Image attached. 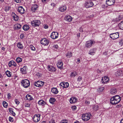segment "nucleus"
I'll return each instance as SVG.
<instances>
[{
    "instance_id": "32",
    "label": "nucleus",
    "mask_w": 123,
    "mask_h": 123,
    "mask_svg": "<svg viewBox=\"0 0 123 123\" xmlns=\"http://www.w3.org/2000/svg\"><path fill=\"white\" fill-rule=\"evenodd\" d=\"M21 27V25L20 24H16L15 25V28L16 30H18L20 29Z\"/></svg>"
},
{
    "instance_id": "28",
    "label": "nucleus",
    "mask_w": 123,
    "mask_h": 123,
    "mask_svg": "<svg viewBox=\"0 0 123 123\" xmlns=\"http://www.w3.org/2000/svg\"><path fill=\"white\" fill-rule=\"evenodd\" d=\"M38 104L40 105H42L43 106L45 105L46 103L42 99L38 101Z\"/></svg>"
},
{
    "instance_id": "25",
    "label": "nucleus",
    "mask_w": 123,
    "mask_h": 123,
    "mask_svg": "<svg viewBox=\"0 0 123 123\" xmlns=\"http://www.w3.org/2000/svg\"><path fill=\"white\" fill-rule=\"evenodd\" d=\"M65 19L66 21L70 22L72 19V18L69 15H66L65 16Z\"/></svg>"
},
{
    "instance_id": "14",
    "label": "nucleus",
    "mask_w": 123,
    "mask_h": 123,
    "mask_svg": "<svg viewBox=\"0 0 123 123\" xmlns=\"http://www.w3.org/2000/svg\"><path fill=\"white\" fill-rule=\"evenodd\" d=\"M115 2V0H106V4L108 6L113 5Z\"/></svg>"
},
{
    "instance_id": "55",
    "label": "nucleus",
    "mask_w": 123,
    "mask_h": 123,
    "mask_svg": "<svg viewBox=\"0 0 123 123\" xmlns=\"http://www.w3.org/2000/svg\"><path fill=\"white\" fill-rule=\"evenodd\" d=\"M85 103L86 104L89 105L90 104V102L87 100H86L85 101Z\"/></svg>"
},
{
    "instance_id": "23",
    "label": "nucleus",
    "mask_w": 123,
    "mask_h": 123,
    "mask_svg": "<svg viewBox=\"0 0 123 123\" xmlns=\"http://www.w3.org/2000/svg\"><path fill=\"white\" fill-rule=\"evenodd\" d=\"M9 66L10 67H12L13 66L14 67H16V63L13 61H10L9 63Z\"/></svg>"
},
{
    "instance_id": "7",
    "label": "nucleus",
    "mask_w": 123,
    "mask_h": 123,
    "mask_svg": "<svg viewBox=\"0 0 123 123\" xmlns=\"http://www.w3.org/2000/svg\"><path fill=\"white\" fill-rule=\"evenodd\" d=\"M119 35L118 32L113 33L110 34V37L112 39H115L119 37Z\"/></svg>"
},
{
    "instance_id": "50",
    "label": "nucleus",
    "mask_w": 123,
    "mask_h": 123,
    "mask_svg": "<svg viewBox=\"0 0 123 123\" xmlns=\"http://www.w3.org/2000/svg\"><path fill=\"white\" fill-rule=\"evenodd\" d=\"M9 121L10 122H12L13 121V118L12 117H9Z\"/></svg>"
},
{
    "instance_id": "17",
    "label": "nucleus",
    "mask_w": 123,
    "mask_h": 123,
    "mask_svg": "<svg viewBox=\"0 0 123 123\" xmlns=\"http://www.w3.org/2000/svg\"><path fill=\"white\" fill-rule=\"evenodd\" d=\"M63 63L62 62L60 61H58L57 64L58 67L59 69H61L63 68Z\"/></svg>"
},
{
    "instance_id": "63",
    "label": "nucleus",
    "mask_w": 123,
    "mask_h": 123,
    "mask_svg": "<svg viewBox=\"0 0 123 123\" xmlns=\"http://www.w3.org/2000/svg\"><path fill=\"white\" fill-rule=\"evenodd\" d=\"M41 123H46V122L45 121H43L41 122Z\"/></svg>"
},
{
    "instance_id": "4",
    "label": "nucleus",
    "mask_w": 123,
    "mask_h": 123,
    "mask_svg": "<svg viewBox=\"0 0 123 123\" xmlns=\"http://www.w3.org/2000/svg\"><path fill=\"white\" fill-rule=\"evenodd\" d=\"M31 25L34 27H38L41 24V22L38 20H35L31 22Z\"/></svg>"
},
{
    "instance_id": "15",
    "label": "nucleus",
    "mask_w": 123,
    "mask_h": 123,
    "mask_svg": "<svg viewBox=\"0 0 123 123\" xmlns=\"http://www.w3.org/2000/svg\"><path fill=\"white\" fill-rule=\"evenodd\" d=\"M18 11L21 14H24L25 11L24 9L22 6H20L18 7Z\"/></svg>"
},
{
    "instance_id": "30",
    "label": "nucleus",
    "mask_w": 123,
    "mask_h": 123,
    "mask_svg": "<svg viewBox=\"0 0 123 123\" xmlns=\"http://www.w3.org/2000/svg\"><path fill=\"white\" fill-rule=\"evenodd\" d=\"M29 28L30 27L29 26L27 25H25L23 27V29L25 31H27L29 29Z\"/></svg>"
},
{
    "instance_id": "33",
    "label": "nucleus",
    "mask_w": 123,
    "mask_h": 123,
    "mask_svg": "<svg viewBox=\"0 0 123 123\" xmlns=\"http://www.w3.org/2000/svg\"><path fill=\"white\" fill-rule=\"evenodd\" d=\"M13 109L12 108H9L8 109L9 112L12 114L13 116L15 115V114L13 111Z\"/></svg>"
},
{
    "instance_id": "49",
    "label": "nucleus",
    "mask_w": 123,
    "mask_h": 123,
    "mask_svg": "<svg viewBox=\"0 0 123 123\" xmlns=\"http://www.w3.org/2000/svg\"><path fill=\"white\" fill-rule=\"evenodd\" d=\"M49 123H55V120L53 119H52L49 122Z\"/></svg>"
},
{
    "instance_id": "43",
    "label": "nucleus",
    "mask_w": 123,
    "mask_h": 123,
    "mask_svg": "<svg viewBox=\"0 0 123 123\" xmlns=\"http://www.w3.org/2000/svg\"><path fill=\"white\" fill-rule=\"evenodd\" d=\"M3 105L4 107L6 108L7 106V104L5 101H4L3 102Z\"/></svg>"
},
{
    "instance_id": "36",
    "label": "nucleus",
    "mask_w": 123,
    "mask_h": 123,
    "mask_svg": "<svg viewBox=\"0 0 123 123\" xmlns=\"http://www.w3.org/2000/svg\"><path fill=\"white\" fill-rule=\"evenodd\" d=\"M72 55V54L70 52H68L66 55V56L68 58H70Z\"/></svg>"
},
{
    "instance_id": "31",
    "label": "nucleus",
    "mask_w": 123,
    "mask_h": 123,
    "mask_svg": "<svg viewBox=\"0 0 123 123\" xmlns=\"http://www.w3.org/2000/svg\"><path fill=\"white\" fill-rule=\"evenodd\" d=\"M118 26L120 29L123 30V21L119 23Z\"/></svg>"
},
{
    "instance_id": "56",
    "label": "nucleus",
    "mask_w": 123,
    "mask_h": 123,
    "mask_svg": "<svg viewBox=\"0 0 123 123\" xmlns=\"http://www.w3.org/2000/svg\"><path fill=\"white\" fill-rule=\"evenodd\" d=\"M11 94L10 93H8L7 95V98H10L11 97Z\"/></svg>"
},
{
    "instance_id": "62",
    "label": "nucleus",
    "mask_w": 123,
    "mask_h": 123,
    "mask_svg": "<svg viewBox=\"0 0 123 123\" xmlns=\"http://www.w3.org/2000/svg\"><path fill=\"white\" fill-rule=\"evenodd\" d=\"M77 36L78 37H80V33H78L77 34Z\"/></svg>"
},
{
    "instance_id": "5",
    "label": "nucleus",
    "mask_w": 123,
    "mask_h": 123,
    "mask_svg": "<svg viewBox=\"0 0 123 123\" xmlns=\"http://www.w3.org/2000/svg\"><path fill=\"white\" fill-rule=\"evenodd\" d=\"M44 82L40 81H38L37 82H35L34 84V85L36 86L40 87L43 86Z\"/></svg>"
},
{
    "instance_id": "35",
    "label": "nucleus",
    "mask_w": 123,
    "mask_h": 123,
    "mask_svg": "<svg viewBox=\"0 0 123 123\" xmlns=\"http://www.w3.org/2000/svg\"><path fill=\"white\" fill-rule=\"evenodd\" d=\"M6 74L8 77H11L12 73L10 72L9 71L7 70L6 72Z\"/></svg>"
},
{
    "instance_id": "21",
    "label": "nucleus",
    "mask_w": 123,
    "mask_h": 123,
    "mask_svg": "<svg viewBox=\"0 0 123 123\" xmlns=\"http://www.w3.org/2000/svg\"><path fill=\"white\" fill-rule=\"evenodd\" d=\"M60 84L61 86L65 88L68 87L69 86V84L67 82H62Z\"/></svg>"
},
{
    "instance_id": "8",
    "label": "nucleus",
    "mask_w": 123,
    "mask_h": 123,
    "mask_svg": "<svg viewBox=\"0 0 123 123\" xmlns=\"http://www.w3.org/2000/svg\"><path fill=\"white\" fill-rule=\"evenodd\" d=\"M40 116L39 114L35 115L33 118V121L35 122H38L40 120Z\"/></svg>"
},
{
    "instance_id": "61",
    "label": "nucleus",
    "mask_w": 123,
    "mask_h": 123,
    "mask_svg": "<svg viewBox=\"0 0 123 123\" xmlns=\"http://www.w3.org/2000/svg\"><path fill=\"white\" fill-rule=\"evenodd\" d=\"M39 73H37L36 74V75L37 76H38V77H39Z\"/></svg>"
},
{
    "instance_id": "26",
    "label": "nucleus",
    "mask_w": 123,
    "mask_h": 123,
    "mask_svg": "<svg viewBox=\"0 0 123 123\" xmlns=\"http://www.w3.org/2000/svg\"><path fill=\"white\" fill-rule=\"evenodd\" d=\"M25 98L26 100H28L30 101L33 99V98L31 96V95L28 94L26 96Z\"/></svg>"
},
{
    "instance_id": "10",
    "label": "nucleus",
    "mask_w": 123,
    "mask_h": 123,
    "mask_svg": "<svg viewBox=\"0 0 123 123\" xmlns=\"http://www.w3.org/2000/svg\"><path fill=\"white\" fill-rule=\"evenodd\" d=\"M49 43V41L45 38L43 39L41 41V44L44 45H48Z\"/></svg>"
},
{
    "instance_id": "19",
    "label": "nucleus",
    "mask_w": 123,
    "mask_h": 123,
    "mask_svg": "<svg viewBox=\"0 0 123 123\" xmlns=\"http://www.w3.org/2000/svg\"><path fill=\"white\" fill-rule=\"evenodd\" d=\"M97 50L96 48H93L91 49L89 52V54L91 55H93L95 53Z\"/></svg>"
},
{
    "instance_id": "1",
    "label": "nucleus",
    "mask_w": 123,
    "mask_h": 123,
    "mask_svg": "<svg viewBox=\"0 0 123 123\" xmlns=\"http://www.w3.org/2000/svg\"><path fill=\"white\" fill-rule=\"evenodd\" d=\"M121 100V97L118 95H116L112 97L110 100V102L112 105H116Z\"/></svg>"
},
{
    "instance_id": "60",
    "label": "nucleus",
    "mask_w": 123,
    "mask_h": 123,
    "mask_svg": "<svg viewBox=\"0 0 123 123\" xmlns=\"http://www.w3.org/2000/svg\"><path fill=\"white\" fill-rule=\"evenodd\" d=\"M93 17V15H92L88 17L89 18H91Z\"/></svg>"
},
{
    "instance_id": "53",
    "label": "nucleus",
    "mask_w": 123,
    "mask_h": 123,
    "mask_svg": "<svg viewBox=\"0 0 123 123\" xmlns=\"http://www.w3.org/2000/svg\"><path fill=\"white\" fill-rule=\"evenodd\" d=\"M20 38L21 39H23L24 37V36L23 34H21L20 36Z\"/></svg>"
},
{
    "instance_id": "41",
    "label": "nucleus",
    "mask_w": 123,
    "mask_h": 123,
    "mask_svg": "<svg viewBox=\"0 0 123 123\" xmlns=\"http://www.w3.org/2000/svg\"><path fill=\"white\" fill-rule=\"evenodd\" d=\"M16 60L17 62L19 63L22 62V59L21 58L18 57L16 58Z\"/></svg>"
},
{
    "instance_id": "59",
    "label": "nucleus",
    "mask_w": 123,
    "mask_h": 123,
    "mask_svg": "<svg viewBox=\"0 0 123 123\" xmlns=\"http://www.w3.org/2000/svg\"><path fill=\"white\" fill-rule=\"evenodd\" d=\"M44 28L45 29H47L48 28V27L47 25H45L44 26Z\"/></svg>"
},
{
    "instance_id": "9",
    "label": "nucleus",
    "mask_w": 123,
    "mask_h": 123,
    "mask_svg": "<svg viewBox=\"0 0 123 123\" xmlns=\"http://www.w3.org/2000/svg\"><path fill=\"white\" fill-rule=\"evenodd\" d=\"M94 4L91 1L86 2L85 4V6L86 8H88L93 6Z\"/></svg>"
},
{
    "instance_id": "45",
    "label": "nucleus",
    "mask_w": 123,
    "mask_h": 123,
    "mask_svg": "<svg viewBox=\"0 0 123 123\" xmlns=\"http://www.w3.org/2000/svg\"><path fill=\"white\" fill-rule=\"evenodd\" d=\"M104 89V87H101L99 88L98 90V92H101L103 91Z\"/></svg>"
},
{
    "instance_id": "34",
    "label": "nucleus",
    "mask_w": 123,
    "mask_h": 123,
    "mask_svg": "<svg viewBox=\"0 0 123 123\" xmlns=\"http://www.w3.org/2000/svg\"><path fill=\"white\" fill-rule=\"evenodd\" d=\"M17 46L20 49H22L23 48L22 45L20 42H19L17 44Z\"/></svg>"
},
{
    "instance_id": "47",
    "label": "nucleus",
    "mask_w": 123,
    "mask_h": 123,
    "mask_svg": "<svg viewBox=\"0 0 123 123\" xmlns=\"http://www.w3.org/2000/svg\"><path fill=\"white\" fill-rule=\"evenodd\" d=\"M14 101L15 102L16 104L17 105L19 103V101H18V99H15Z\"/></svg>"
},
{
    "instance_id": "52",
    "label": "nucleus",
    "mask_w": 123,
    "mask_h": 123,
    "mask_svg": "<svg viewBox=\"0 0 123 123\" xmlns=\"http://www.w3.org/2000/svg\"><path fill=\"white\" fill-rule=\"evenodd\" d=\"M72 110H73L74 111L75 110L76 108V106H72Z\"/></svg>"
},
{
    "instance_id": "57",
    "label": "nucleus",
    "mask_w": 123,
    "mask_h": 123,
    "mask_svg": "<svg viewBox=\"0 0 123 123\" xmlns=\"http://www.w3.org/2000/svg\"><path fill=\"white\" fill-rule=\"evenodd\" d=\"M15 1L17 3L21 2V1L20 0H15Z\"/></svg>"
},
{
    "instance_id": "42",
    "label": "nucleus",
    "mask_w": 123,
    "mask_h": 123,
    "mask_svg": "<svg viewBox=\"0 0 123 123\" xmlns=\"http://www.w3.org/2000/svg\"><path fill=\"white\" fill-rule=\"evenodd\" d=\"M11 8V7L10 6H6L5 7V11L6 12H7Z\"/></svg>"
},
{
    "instance_id": "58",
    "label": "nucleus",
    "mask_w": 123,
    "mask_h": 123,
    "mask_svg": "<svg viewBox=\"0 0 123 123\" xmlns=\"http://www.w3.org/2000/svg\"><path fill=\"white\" fill-rule=\"evenodd\" d=\"M54 48H55L57 49L58 48V46L57 45H55L54 46Z\"/></svg>"
},
{
    "instance_id": "39",
    "label": "nucleus",
    "mask_w": 123,
    "mask_h": 123,
    "mask_svg": "<svg viewBox=\"0 0 123 123\" xmlns=\"http://www.w3.org/2000/svg\"><path fill=\"white\" fill-rule=\"evenodd\" d=\"M77 74L76 72H74L71 73L70 76L71 77H74Z\"/></svg>"
},
{
    "instance_id": "24",
    "label": "nucleus",
    "mask_w": 123,
    "mask_h": 123,
    "mask_svg": "<svg viewBox=\"0 0 123 123\" xmlns=\"http://www.w3.org/2000/svg\"><path fill=\"white\" fill-rule=\"evenodd\" d=\"M66 9V7L65 5L59 8V10L62 12L65 11Z\"/></svg>"
},
{
    "instance_id": "51",
    "label": "nucleus",
    "mask_w": 123,
    "mask_h": 123,
    "mask_svg": "<svg viewBox=\"0 0 123 123\" xmlns=\"http://www.w3.org/2000/svg\"><path fill=\"white\" fill-rule=\"evenodd\" d=\"M82 79V77H81L80 76H79L78 78V79H77V80L78 81H80Z\"/></svg>"
},
{
    "instance_id": "11",
    "label": "nucleus",
    "mask_w": 123,
    "mask_h": 123,
    "mask_svg": "<svg viewBox=\"0 0 123 123\" xmlns=\"http://www.w3.org/2000/svg\"><path fill=\"white\" fill-rule=\"evenodd\" d=\"M58 36V33L57 32H53L51 33L50 37L52 39H54L57 38Z\"/></svg>"
},
{
    "instance_id": "40",
    "label": "nucleus",
    "mask_w": 123,
    "mask_h": 123,
    "mask_svg": "<svg viewBox=\"0 0 123 123\" xmlns=\"http://www.w3.org/2000/svg\"><path fill=\"white\" fill-rule=\"evenodd\" d=\"M13 17L14 19V20L15 21H17L18 19V16L17 15L14 14V15L13 16Z\"/></svg>"
},
{
    "instance_id": "46",
    "label": "nucleus",
    "mask_w": 123,
    "mask_h": 123,
    "mask_svg": "<svg viewBox=\"0 0 123 123\" xmlns=\"http://www.w3.org/2000/svg\"><path fill=\"white\" fill-rule=\"evenodd\" d=\"M30 48L32 50L35 51V48L32 45H31L30 46Z\"/></svg>"
},
{
    "instance_id": "38",
    "label": "nucleus",
    "mask_w": 123,
    "mask_h": 123,
    "mask_svg": "<svg viewBox=\"0 0 123 123\" xmlns=\"http://www.w3.org/2000/svg\"><path fill=\"white\" fill-rule=\"evenodd\" d=\"M99 107L97 105H93V109L95 111H97Z\"/></svg>"
},
{
    "instance_id": "54",
    "label": "nucleus",
    "mask_w": 123,
    "mask_h": 123,
    "mask_svg": "<svg viewBox=\"0 0 123 123\" xmlns=\"http://www.w3.org/2000/svg\"><path fill=\"white\" fill-rule=\"evenodd\" d=\"M80 59L79 58H77V61L76 62L78 63H80Z\"/></svg>"
},
{
    "instance_id": "27",
    "label": "nucleus",
    "mask_w": 123,
    "mask_h": 123,
    "mask_svg": "<svg viewBox=\"0 0 123 123\" xmlns=\"http://www.w3.org/2000/svg\"><path fill=\"white\" fill-rule=\"evenodd\" d=\"M110 92L111 94L114 95L117 93V90L115 88H113L111 89Z\"/></svg>"
},
{
    "instance_id": "12",
    "label": "nucleus",
    "mask_w": 123,
    "mask_h": 123,
    "mask_svg": "<svg viewBox=\"0 0 123 123\" xmlns=\"http://www.w3.org/2000/svg\"><path fill=\"white\" fill-rule=\"evenodd\" d=\"M123 74V72L121 70H118L115 73V75L117 77H120L122 76Z\"/></svg>"
},
{
    "instance_id": "6",
    "label": "nucleus",
    "mask_w": 123,
    "mask_h": 123,
    "mask_svg": "<svg viewBox=\"0 0 123 123\" xmlns=\"http://www.w3.org/2000/svg\"><path fill=\"white\" fill-rule=\"evenodd\" d=\"M95 43V41L93 40H91L87 41L85 43L86 47L87 48H89L91 47Z\"/></svg>"
},
{
    "instance_id": "2",
    "label": "nucleus",
    "mask_w": 123,
    "mask_h": 123,
    "mask_svg": "<svg viewBox=\"0 0 123 123\" xmlns=\"http://www.w3.org/2000/svg\"><path fill=\"white\" fill-rule=\"evenodd\" d=\"M21 83L22 86L25 88L28 87L30 85L29 81L27 79L23 80L21 81Z\"/></svg>"
},
{
    "instance_id": "37",
    "label": "nucleus",
    "mask_w": 123,
    "mask_h": 123,
    "mask_svg": "<svg viewBox=\"0 0 123 123\" xmlns=\"http://www.w3.org/2000/svg\"><path fill=\"white\" fill-rule=\"evenodd\" d=\"M55 98H50L49 101L51 103L53 104L54 103V102L55 101Z\"/></svg>"
},
{
    "instance_id": "44",
    "label": "nucleus",
    "mask_w": 123,
    "mask_h": 123,
    "mask_svg": "<svg viewBox=\"0 0 123 123\" xmlns=\"http://www.w3.org/2000/svg\"><path fill=\"white\" fill-rule=\"evenodd\" d=\"M119 44L121 46L123 45V39L120 40Z\"/></svg>"
},
{
    "instance_id": "64",
    "label": "nucleus",
    "mask_w": 123,
    "mask_h": 123,
    "mask_svg": "<svg viewBox=\"0 0 123 123\" xmlns=\"http://www.w3.org/2000/svg\"><path fill=\"white\" fill-rule=\"evenodd\" d=\"M120 123H123V119L121 120Z\"/></svg>"
},
{
    "instance_id": "29",
    "label": "nucleus",
    "mask_w": 123,
    "mask_h": 123,
    "mask_svg": "<svg viewBox=\"0 0 123 123\" xmlns=\"http://www.w3.org/2000/svg\"><path fill=\"white\" fill-rule=\"evenodd\" d=\"M52 92L54 94H56L58 92L57 89L55 88H53L51 89Z\"/></svg>"
},
{
    "instance_id": "20",
    "label": "nucleus",
    "mask_w": 123,
    "mask_h": 123,
    "mask_svg": "<svg viewBox=\"0 0 123 123\" xmlns=\"http://www.w3.org/2000/svg\"><path fill=\"white\" fill-rule=\"evenodd\" d=\"M78 99L72 97L70 99V102L71 103H74L77 101Z\"/></svg>"
},
{
    "instance_id": "16",
    "label": "nucleus",
    "mask_w": 123,
    "mask_h": 123,
    "mask_svg": "<svg viewBox=\"0 0 123 123\" xmlns=\"http://www.w3.org/2000/svg\"><path fill=\"white\" fill-rule=\"evenodd\" d=\"M109 80V79L106 76H105L104 78H102L101 82L102 83L105 84L108 82Z\"/></svg>"
},
{
    "instance_id": "13",
    "label": "nucleus",
    "mask_w": 123,
    "mask_h": 123,
    "mask_svg": "<svg viewBox=\"0 0 123 123\" xmlns=\"http://www.w3.org/2000/svg\"><path fill=\"white\" fill-rule=\"evenodd\" d=\"M38 7V6L37 4H34L31 8L32 11L33 12H36L37 10Z\"/></svg>"
},
{
    "instance_id": "22",
    "label": "nucleus",
    "mask_w": 123,
    "mask_h": 123,
    "mask_svg": "<svg viewBox=\"0 0 123 123\" xmlns=\"http://www.w3.org/2000/svg\"><path fill=\"white\" fill-rule=\"evenodd\" d=\"M27 68L25 66H24L23 68L21 69V71L23 74H25L26 73Z\"/></svg>"
},
{
    "instance_id": "3",
    "label": "nucleus",
    "mask_w": 123,
    "mask_h": 123,
    "mask_svg": "<svg viewBox=\"0 0 123 123\" xmlns=\"http://www.w3.org/2000/svg\"><path fill=\"white\" fill-rule=\"evenodd\" d=\"M91 115L90 114L86 113L82 115L81 118L82 120L85 121H86L90 119Z\"/></svg>"
},
{
    "instance_id": "48",
    "label": "nucleus",
    "mask_w": 123,
    "mask_h": 123,
    "mask_svg": "<svg viewBox=\"0 0 123 123\" xmlns=\"http://www.w3.org/2000/svg\"><path fill=\"white\" fill-rule=\"evenodd\" d=\"M61 123H68L67 120H62Z\"/></svg>"
},
{
    "instance_id": "18",
    "label": "nucleus",
    "mask_w": 123,
    "mask_h": 123,
    "mask_svg": "<svg viewBox=\"0 0 123 123\" xmlns=\"http://www.w3.org/2000/svg\"><path fill=\"white\" fill-rule=\"evenodd\" d=\"M47 68L49 71L51 72H55L56 71L55 68L52 66H47Z\"/></svg>"
}]
</instances>
